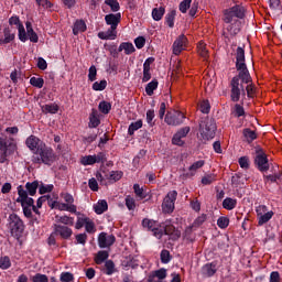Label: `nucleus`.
<instances>
[{
    "label": "nucleus",
    "instance_id": "1",
    "mask_svg": "<svg viewBox=\"0 0 282 282\" xmlns=\"http://www.w3.org/2000/svg\"><path fill=\"white\" fill-rule=\"evenodd\" d=\"M236 69L238 75L230 80V99L231 102H239L241 98H246V86L248 83H252L250 70L246 65V51L243 47L238 46L236 51Z\"/></svg>",
    "mask_w": 282,
    "mask_h": 282
},
{
    "label": "nucleus",
    "instance_id": "2",
    "mask_svg": "<svg viewBox=\"0 0 282 282\" xmlns=\"http://www.w3.org/2000/svg\"><path fill=\"white\" fill-rule=\"evenodd\" d=\"M18 195L17 203L21 204L24 217L32 218V210L35 215H40L39 208L34 206V198L28 196L23 185L18 186Z\"/></svg>",
    "mask_w": 282,
    "mask_h": 282
},
{
    "label": "nucleus",
    "instance_id": "3",
    "mask_svg": "<svg viewBox=\"0 0 282 282\" xmlns=\"http://www.w3.org/2000/svg\"><path fill=\"white\" fill-rule=\"evenodd\" d=\"M58 160L54 149L44 143L35 154L32 155L33 164H45L46 166H52L54 162Z\"/></svg>",
    "mask_w": 282,
    "mask_h": 282
},
{
    "label": "nucleus",
    "instance_id": "4",
    "mask_svg": "<svg viewBox=\"0 0 282 282\" xmlns=\"http://www.w3.org/2000/svg\"><path fill=\"white\" fill-rule=\"evenodd\" d=\"M216 132L217 123H215V119L206 117L200 120L199 133L205 142H208V140H213V138H215Z\"/></svg>",
    "mask_w": 282,
    "mask_h": 282
},
{
    "label": "nucleus",
    "instance_id": "5",
    "mask_svg": "<svg viewBox=\"0 0 282 282\" xmlns=\"http://www.w3.org/2000/svg\"><path fill=\"white\" fill-rule=\"evenodd\" d=\"M13 140L12 138L8 139L6 135L0 137V164H6L8 156L17 151V144Z\"/></svg>",
    "mask_w": 282,
    "mask_h": 282
},
{
    "label": "nucleus",
    "instance_id": "6",
    "mask_svg": "<svg viewBox=\"0 0 282 282\" xmlns=\"http://www.w3.org/2000/svg\"><path fill=\"white\" fill-rule=\"evenodd\" d=\"M223 14V21L225 23H231L235 19H243L246 17V8L241 4H236L229 9H225Z\"/></svg>",
    "mask_w": 282,
    "mask_h": 282
},
{
    "label": "nucleus",
    "instance_id": "7",
    "mask_svg": "<svg viewBox=\"0 0 282 282\" xmlns=\"http://www.w3.org/2000/svg\"><path fill=\"white\" fill-rule=\"evenodd\" d=\"M9 226L13 237H21V235H23V230H25L23 220L17 214H11L9 216Z\"/></svg>",
    "mask_w": 282,
    "mask_h": 282
},
{
    "label": "nucleus",
    "instance_id": "8",
    "mask_svg": "<svg viewBox=\"0 0 282 282\" xmlns=\"http://www.w3.org/2000/svg\"><path fill=\"white\" fill-rule=\"evenodd\" d=\"M254 164L258 169V171H261V173H265L270 171V163L268 161V155L261 148H258L256 150V158H254Z\"/></svg>",
    "mask_w": 282,
    "mask_h": 282
},
{
    "label": "nucleus",
    "instance_id": "9",
    "mask_svg": "<svg viewBox=\"0 0 282 282\" xmlns=\"http://www.w3.org/2000/svg\"><path fill=\"white\" fill-rule=\"evenodd\" d=\"M184 120H186V116L180 110H173L165 115V122L171 127H180V124H184Z\"/></svg>",
    "mask_w": 282,
    "mask_h": 282
},
{
    "label": "nucleus",
    "instance_id": "10",
    "mask_svg": "<svg viewBox=\"0 0 282 282\" xmlns=\"http://www.w3.org/2000/svg\"><path fill=\"white\" fill-rule=\"evenodd\" d=\"M177 199V191H171L164 197L162 203L163 213L171 215L175 210V200Z\"/></svg>",
    "mask_w": 282,
    "mask_h": 282
},
{
    "label": "nucleus",
    "instance_id": "11",
    "mask_svg": "<svg viewBox=\"0 0 282 282\" xmlns=\"http://www.w3.org/2000/svg\"><path fill=\"white\" fill-rule=\"evenodd\" d=\"M153 232V236L156 237V239H162L164 235H174L176 239H180L181 234L180 230H175V227L173 226H166L164 228H159L158 225L151 230Z\"/></svg>",
    "mask_w": 282,
    "mask_h": 282
},
{
    "label": "nucleus",
    "instance_id": "12",
    "mask_svg": "<svg viewBox=\"0 0 282 282\" xmlns=\"http://www.w3.org/2000/svg\"><path fill=\"white\" fill-rule=\"evenodd\" d=\"M53 235H56L57 237H61V239H72V236L74 235V230L65 225H53Z\"/></svg>",
    "mask_w": 282,
    "mask_h": 282
},
{
    "label": "nucleus",
    "instance_id": "13",
    "mask_svg": "<svg viewBox=\"0 0 282 282\" xmlns=\"http://www.w3.org/2000/svg\"><path fill=\"white\" fill-rule=\"evenodd\" d=\"M188 44V37L186 35L181 34L173 43V54L175 56H180L184 50H186V45Z\"/></svg>",
    "mask_w": 282,
    "mask_h": 282
},
{
    "label": "nucleus",
    "instance_id": "14",
    "mask_svg": "<svg viewBox=\"0 0 282 282\" xmlns=\"http://www.w3.org/2000/svg\"><path fill=\"white\" fill-rule=\"evenodd\" d=\"M25 145L30 151H32L33 155H35L42 147L45 145L41 139H39L36 135L31 134L26 140H25Z\"/></svg>",
    "mask_w": 282,
    "mask_h": 282
},
{
    "label": "nucleus",
    "instance_id": "15",
    "mask_svg": "<svg viewBox=\"0 0 282 282\" xmlns=\"http://www.w3.org/2000/svg\"><path fill=\"white\" fill-rule=\"evenodd\" d=\"M116 243V236L107 235V232H100L98 236L99 248H111Z\"/></svg>",
    "mask_w": 282,
    "mask_h": 282
},
{
    "label": "nucleus",
    "instance_id": "16",
    "mask_svg": "<svg viewBox=\"0 0 282 282\" xmlns=\"http://www.w3.org/2000/svg\"><path fill=\"white\" fill-rule=\"evenodd\" d=\"M118 29L110 26L107 31H101L98 33V39L101 41H116L118 36Z\"/></svg>",
    "mask_w": 282,
    "mask_h": 282
},
{
    "label": "nucleus",
    "instance_id": "17",
    "mask_svg": "<svg viewBox=\"0 0 282 282\" xmlns=\"http://www.w3.org/2000/svg\"><path fill=\"white\" fill-rule=\"evenodd\" d=\"M200 272L205 279H210V276H215V274H217V263H206L202 267Z\"/></svg>",
    "mask_w": 282,
    "mask_h": 282
},
{
    "label": "nucleus",
    "instance_id": "18",
    "mask_svg": "<svg viewBox=\"0 0 282 282\" xmlns=\"http://www.w3.org/2000/svg\"><path fill=\"white\" fill-rule=\"evenodd\" d=\"M155 61L153 57H149L143 63V77L142 83H149L151 80V64Z\"/></svg>",
    "mask_w": 282,
    "mask_h": 282
},
{
    "label": "nucleus",
    "instance_id": "19",
    "mask_svg": "<svg viewBox=\"0 0 282 282\" xmlns=\"http://www.w3.org/2000/svg\"><path fill=\"white\" fill-rule=\"evenodd\" d=\"M51 208H56V210H66L67 213H76L77 210L76 205H68L67 203L56 200L51 204Z\"/></svg>",
    "mask_w": 282,
    "mask_h": 282
},
{
    "label": "nucleus",
    "instance_id": "20",
    "mask_svg": "<svg viewBox=\"0 0 282 282\" xmlns=\"http://www.w3.org/2000/svg\"><path fill=\"white\" fill-rule=\"evenodd\" d=\"M32 282H50V278L47 275L42 274V273H36L31 278ZM18 282H28V275L21 274L18 278Z\"/></svg>",
    "mask_w": 282,
    "mask_h": 282
},
{
    "label": "nucleus",
    "instance_id": "21",
    "mask_svg": "<svg viewBox=\"0 0 282 282\" xmlns=\"http://www.w3.org/2000/svg\"><path fill=\"white\" fill-rule=\"evenodd\" d=\"M122 19V15L120 13H110L105 17V21L107 25H110V28L118 29V24L120 23V20Z\"/></svg>",
    "mask_w": 282,
    "mask_h": 282
},
{
    "label": "nucleus",
    "instance_id": "22",
    "mask_svg": "<svg viewBox=\"0 0 282 282\" xmlns=\"http://www.w3.org/2000/svg\"><path fill=\"white\" fill-rule=\"evenodd\" d=\"M87 31V24L85 23V20H77L73 25V34L74 36H78L82 34V32Z\"/></svg>",
    "mask_w": 282,
    "mask_h": 282
},
{
    "label": "nucleus",
    "instance_id": "23",
    "mask_svg": "<svg viewBox=\"0 0 282 282\" xmlns=\"http://www.w3.org/2000/svg\"><path fill=\"white\" fill-rule=\"evenodd\" d=\"M25 28L29 41H31V43H39V34L34 32V29L32 28V22H26Z\"/></svg>",
    "mask_w": 282,
    "mask_h": 282
},
{
    "label": "nucleus",
    "instance_id": "24",
    "mask_svg": "<svg viewBox=\"0 0 282 282\" xmlns=\"http://www.w3.org/2000/svg\"><path fill=\"white\" fill-rule=\"evenodd\" d=\"M118 52H124V54L129 56L135 52V46H133L131 42H122L118 47Z\"/></svg>",
    "mask_w": 282,
    "mask_h": 282
},
{
    "label": "nucleus",
    "instance_id": "25",
    "mask_svg": "<svg viewBox=\"0 0 282 282\" xmlns=\"http://www.w3.org/2000/svg\"><path fill=\"white\" fill-rule=\"evenodd\" d=\"M25 188L26 189L24 191L26 192V194L31 197H34V195H36V191H39V181L28 182L25 184Z\"/></svg>",
    "mask_w": 282,
    "mask_h": 282
},
{
    "label": "nucleus",
    "instance_id": "26",
    "mask_svg": "<svg viewBox=\"0 0 282 282\" xmlns=\"http://www.w3.org/2000/svg\"><path fill=\"white\" fill-rule=\"evenodd\" d=\"M15 35L10 28L3 29V37H2V45H8V43H12L14 41Z\"/></svg>",
    "mask_w": 282,
    "mask_h": 282
},
{
    "label": "nucleus",
    "instance_id": "27",
    "mask_svg": "<svg viewBox=\"0 0 282 282\" xmlns=\"http://www.w3.org/2000/svg\"><path fill=\"white\" fill-rule=\"evenodd\" d=\"M109 205L105 199H101L96 205H94V210L97 215H102V213H107Z\"/></svg>",
    "mask_w": 282,
    "mask_h": 282
},
{
    "label": "nucleus",
    "instance_id": "28",
    "mask_svg": "<svg viewBox=\"0 0 282 282\" xmlns=\"http://www.w3.org/2000/svg\"><path fill=\"white\" fill-rule=\"evenodd\" d=\"M99 126H100V118H98V112L96 110H93V112L89 116L88 127L89 129H96Z\"/></svg>",
    "mask_w": 282,
    "mask_h": 282
},
{
    "label": "nucleus",
    "instance_id": "29",
    "mask_svg": "<svg viewBox=\"0 0 282 282\" xmlns=\"http://www.w3.org/2000/svg\"><path fill=\"white\" fill-rule=\"evenodd\" d=\"M109 259V251H98L97 254L95 256V263L97 265H102L107 260Z\"/></svg>",
    "mask_w": 282,
    "mask_h": 282
},
{
    "label": "nucleus",
    "instance_id": "30",
    "mask_svg": "<svg viewBox=\"0 0 282 282\" xmlns=\"http://www.w3.org/2000/svg\"><path fill=\"white\" fill-rule=\"evenodd\" d=\"M133 192L139 202H142V199H147L148 194L144 192V188L140 187V184L133 185Z\"/></svg>",
    "mask_w": 282,
    "mask_h": 282
},
{
    "label": "nucleus",
    "instance_id": "31",
    "mask_svg": "<svg viewBox=\"0 0 282 282\" xmlns=\"http://www.w3.org/2000/svg\"><path fill=\"white\" fill-rule=\"evenodd\" d=\"M159 85H160V83L158 82V79H152L150 83H148L145 86L147 96H153V94H154L155 89H158Z\"/></svg>",
    "mask_w": 282,
    "mask_h": 282
},
{
    "label": "nucleus",
    "instance_id": "32",
    "mask_svg": "<svg viewBox=\"0 0 282 282\" xmlns=\"http://www.w3.org/2000/svg\"><path fill=\"white\" fill-rule=\"evenodd\" d=\"M223 208H225V210H235V208H237V199L231 197L225 198L223 202Z\"/></svg>",
    "mask_w": 282,
    "mask_h": 282
},
{
    "label": "nucleus",
    "instance_id": "33",
    "mask_svg": "<svg viewBox=\"0 0 282 282\" xmlns=\"http://www.w3.org/2000/svg\"><path fill=\"white\" fill-rule=\"evenodd\" d=\"M242 134L249 144L250 142H254V140H257V132L250 128L243 129Z\"/></svg>",
    "mask_w": 282,
    "mask_h": 282
},
{
    "label": "nucleus",
    "instance_id": "34",
    "mask_svg": "<svg viewBox=\"0 0 282 282\" xmlns=\"http://www.w3.org/2000/svg\"><path fill=\"white\" fill-rule=\"evenodd\" d=\"M43 113H58V105L56 104H46L41 106Z\"/></svg>",
    "mask_w": 282,
    "mask_h": 282
},
{
    "label": "nucleus",
    "instance_id": "35",
    "mask_svg": "<svg viewBox=\"0 0 282 282\" xmlns=\"http://www.w3.org/2000/svg\"><path fill=\"white\" fill-rule=\"evenodd\" d=\"M198 55L204 58V61H208V48L206 47V43L199 42L197 44Z\"/></svg>",
    "mask_w": 282,
    "mask_h": 282
},
{
    "label": "nucleus",
    "instance_id": "36",
    "mask_svg": "<svg viewBox=\"0 0 282 282\" xmlns=\"http://www.w3.org/2000/svg\"><path fill=\"white\" fill-rule=\"evenodd\" d=\"M272 217H274V212L272 210L262 214L260 217H258V226H263L264 224H268V221H270Z\"/></svg>",
    "mask_w": 282,
    "mask_h": 282
},
{
    "label": "nucleus",
    "instance_id": "37",
    "mask_svg": "<svg viewBox=\"0 0 282 282\" xmlns=\"http://www.w3.org/2000/svg\"><path fill=\"white\" fill-rule=\"evenodd\" d=\"M165 12L166 9H164V7L154 8L152 10V19H154V21H162V18L164 17Z\"/></svg>",
    "mask_w": 282,
    "mask_h": 282
},
{
    "label": "nucleus",
    "instance_id": "38",
    "mask_svg": "<svg viewBox=\"0 0 282 282\" xmlns=\"http://www.w3.org/2000/svg\"><path fill=\"white\" fill-rule=\"evenodd\" d=\"M122 171H111L108 175H106V178L109 180V182H120L122 180Z\"/></svg>",
    "mask_w": 282,
    "mask_h": 282
},
{
    "label": "nucleus",
    "instance_id": "39",
    "mask_svg": "<svg viewBox=\"0 0 282 282\" xmlns=\"http://www.w3.org/2000/svg\"><path fill=\"white\" fill-rule=\"evenodd\" d=\"M206 164V162L204 160H199L194 162L189 167V175H195V173H197V171H199V169H202L204 165Z\"/></svg>",
    "mask_w": 282,
    "mask_h": 282
},
{
    "label": "nucleus",
    "instance_id": "40",
    "mask_svg": "<svg viewBox=\"0 0 282 282\" xmlns=\"http://www.w3.org/2000/svg\"><path fill=\"white\" fill-rule=\"evenodd\" d=\"M56 221L58 224H64V226H74V218L69 216H56Z\"/></svg>",
    "mask_w": 282,
    "mask_h": 282
},
{
    "label": "nucleus",
    "instance_id": "41",
    "mask_svg": "<svg viewBox=\"0 0 282 282\" xmlns=\"http://www.w3.org/2000/svg\"><path fill=\"white\" fill-rule=\"evenodd\" d=\"M139 129H142V119H139V120L130 123V126L128 128L129 135H133V133H135V131H138Z\"/></svg>",
    "mask_w": 282,
    "mask_h": 282
},
{
    "label": "nucleus",
    "instance_id": "42",
    "mask_svg": "<svg viewBox=\"0 0 282 282\" xmlns=\"http://www.w3.org/2000/svg\"><path fill=\"white\" fill-rule=\"evenodd\" d=\"M175 15H176V11L175 10H171L165 15V22L169 25V28H175Z\"/></svg>",
    "mask_w": 282,
    "mask_h": 282
},
{
    "label": "nucleus",
    "instance_id": "43",
    "mask_svg": "<svg viewBox=\"0 0 282 282\" xmlns=\"http://www.w3.org/2000/svg\"><path fill=\"white\" fill-rule=\"evenodd\" d=\"M200 182H202L203 186H210V184H213L214 182H217V175L216 174H206L202 178Z\"/></svg>",
    "mask_w": 282,
    "mask_h": 282
},
{
    "label": "nucleus",
    "instance_id": "44",
    "mask_svg": "<svg viewBox=\"0 0 282 282\" xmlns=\"http://www.w3.org/2000/svg\"><path fill=\"white\" fill-rule=\"evenodd\" d=\"M30 85H32V87H36L37 89H43L45 80L42 77H31Z\"/></svg>",
    "mask_w": 282,
    "mask_h": 282
},
{
    "label": "nucleus",
    "instance_id": "45",
    "mask_svg": "<svg viewBox=\"0 0 282 282\" xmlns=\"http://www.w3.org/2000/svg\"><path fill=\"white\" fill-rule=\"evenodd\" d=\"M18 32L19 40L22 43H25L28 41V31L25 32V26H23V24H19Z\"/></svg>",
    "mask_w": 282,
    "mask_h": 282
},
{
    "label": "nucleus",
    "instance_id": "46",
    "mask_svg": "<svg viewBox=\"0 0 282 282\" xmlns=\"http://www.w3.org/2000/svg\"><path fill=\"white\" fill-rule=\"evenodd\" d=\"M107 89V82L106 79H102L100 82H95L93 84V90L94 91H105Z\"/></svg>",
    "mask_w": 282,
    "mask_h": 282
},
{
    "label": "nucleus",
    "instance_id": "47",
    "mask_svg": "<svg viewBox=\"0 0 282 282\" xmlns=\"http://www.w3.org/2000/svg\"><path fill=\"white\" fill-rule=\"evenodd\" d=\"M217 226L221 228V230H226V227L230 226V219L226 216H221L217 219Z\"/></svg>",
    "mask_w": 282,
    "mask_h": 282
},
{
    "label": "nucleus",
    "instance_id": "48",
    "mask_svg": "<svg viewBox=\"0 0 282 282\" xmlns=\"http://www.w3.org/2000/svg\"><path fill=\"white\" fill-rule=\"evenodd\" d=\"M53 191H54V185L53 184L45 185V184L41 183L39 185L40 195H45V193H52Z\"/></svg>",
    "mask_w": 282,
    "mask_h": 282
},
{
    "label": "nucleus",
    "instance_id": "49",
    "mask_svg": "<svg viewBox=\"0 0 282 282\" xmlns=\"http://www.w3.org/2000/svg\"><path fill=\"white\" fill-rule=\"evenodd\" d=\"M82 164L84 166H91L94 164H97L96 163V155H86L82 159Z\"/></svg>",
    "mask_w": 282,
    "mask_h": 282
},
{
    "label": "nucleus",
    "instance_id": "50",
    "mask_svg": "<svg viewBox=\"0 0 282 282\" xmlns=\"http://www.w3.org/2000/svg\"><path fill=\"white\" fill-rule=\"evenodd\" d=\"M12 265V262L10 261V257L4 256L0 258V269L1 270H8Z\"/></svg>",
    "mask_w": 282,
    "mask_h": 282
},
{
    "label": "nucleus",
    "instance_id": "51",
    "mask_svg": "<svg viewBox=\"0 0 282 282\" xmlns=\"http://www.w3.org/2000/svg\"><path fill=\"white\" fill-rule=\"evenodd\" d=\"M124 202L128 210H135L137 205H135V198H133V196L131 195L126 196Z\"/></svg>",
    "mask_w": 282,
    "mask_h": 282
},
{
    "label": "nucleus",
    "instance_id": "52",
    "mask_svg": "<svg viewBox=\"0 0 282 282\" xmlns=\"http://www.w3.org/2000/svg\"><path fill=\"white\" fill-rule=\"evenodd\" d=\"M105 268H106V274H108V276H111V274L116 272V264L111 260H107L105 262Z\"/></svg>",
    "mask_w": 282,
    "mask_h": 282
},
{
    "label": "nucleus",
    "instance_id": "53",
    "mask_svg": "<svg viewBox=\"0 0 282 282\" xmlns=\"http://www.w3.org/2000/svg\"><path fill=\"white\" fill-rule=\"evenodd\" d=\"M191 3H193V0H183L178 6L180 12L186 14V12H188V8H191Z\"/></svg>",
    "mask_w": 282,
    "mask_h": 282
},
{
    "label": "nucleus",
    "instance_id": "54",
    "mask_svg": "<svg viewBox=\"0 0 282 282\" xmlns=\"http://www.w3.org/2000/svg\"><path fill=\"white\" fill-rule=\"evenodd\" d=\"M156 224L158 223H155L154 220H151L149 218H144L142 220L143 228H147L148 230H151V231L158 226Z\"/></svg>",
    "mask_w": 282,
    "mask_h": 282
},
{
    "label": "nucleus",
    "instance_id": "55",
    "mask_svg": "<svg viewBox=\"0 0 282 282\" xmlns=\"http://www.w3.org/2000/svg\"><path fill=\"white\" fill-rule=\"evenodd\" d=\"M247 91L248 98H254V94L257 93V88L251 83H248L245 87V93Z\"/></svg>",
    "mask_w": 282,
    "mask_h": 282
},
{
    "label": "nucleus",
    "instance_id": "56",
    "mask_svg": "<svg viewBox=\"0 0 282 282\" xmlns=\"http://www.w3.org/2000/svg\"><path fill=\"white\" fill-rule=\"evenodd\" d=\"M106 6H109L112 12H118L120 10V2L118 0H106Z\"/></svg>",
    "mask_w": 282,
    "mask_h": 282
},
{
    "label": "nucleus",
    "instance_id": "57",
    "mask_svg": "<svg viewBox=\"0 0 282 282\" xmlns=\"http://www.w3.org/2000/svg\"><path fill=\"white\" fill-rule=\"evenodd\" d=\"M99 111H101V113H105V115L109 113L111 111V104L107 101H100Z\"/></svg>",
    "mask_w": 282,
    "mask_h": 282
},
{
    "label": "nucleus",
    "instance_id": "58",
    "mask_svg": "<svg viewBox=\"0 0 282 282\" xmlns=\"http://www.w3.org/2000/svg\"><path fill=\"white\" fill-rule=\"evenodd\" d=\"M96 76H98V69L95 65H91L88 69V80H90V83H94L96 80Z\"/></svg>",
    "mask_w": 282,
    "mask_h": 282
},
{
    "label": "nucleus",
    "instance_id": "59",
    "mask_svg": "<svg viewBox=\"0 0 282 282\" xmlns=\"http://www.w3.org/2000/svg\"><path fill=\"white\" fill-rule=\"evenodd\" d=\"M62 199H64L65 204L68 206H74V196L69 193H61Z\"/></svg>",
    "mask_w": 282,
    "mask_h": 282
},
{
    "label": "nucleus",
    "instance_id": "60",
    "mask_svg": "<svg viewBox=\"0 0 282 282\" xmlns=\"http://www.w3.org/2000/svg\"><path fill=\"white\" fill-rule=\"evenodd\" d=\"M155 118V110L150 109L147 111V122L150 127H154L155 122L153 121V119Z\"/></svg>",
    "mask_w": 282,
    "mask_h": 282
},
{
    "label": "nucleus",
    "instance_id": "61",
    "mask_svg": "<svg viewBox=\"0 0 282 282\" xmlns=\"http://www.w3.org/2000/svg\"><path fill=\"white\" fill-rule=\"evenodd\" d=\"M234 113L236 118H241V116H246V110L243 109V106L236 104L234 107Z\"/></svg>",
    "mask_w": 282,
    "mask_h": 282
},
{
    "label": "nucleus",
    "instance_id": "62",
    "mask_svg": "<svg viewBox=\"0 0 282 282\" xmlns=\"http://www.w3.org/2000/svg\"><path fill=\"white\" fill-rule=\"evenodd\" d=\"M161 263H171V252L166 249L161 251Z\"/></svg>",
    "mask_w": 282,
    "mask_h": 282
},
{
    "label": "nucleus",
    "instance_id": "63",
    "mask_svg": "<svg viewBox=\"0 0 282 282\" xmlns=\"http://www.w3.org/2000/svg\"><path fill=\"white\" fill-rule=\"evenodd\" d=\"M156 279L164 281L166 279V269L162 268L152 273Z\"/></svg>",
    "mask_w": 282,
    "mask_h": 282
},
{
    "label": "nucleus",
    "instance_id": "64",
    "mask_svg": "<svg viewBox=\"0 0 282 282\" xmlns=\"http://www.w3.org/2000/svg\"><path fill=\"white\" fill-rule=\"evenodd\" d=\"M59 280H61L62 282H72V281H74V274H72V273H69V272H63V273L61 274Z\"/></svg>",
    "mask_w": 282,
    "mask_h": 282
}]
</instances>
